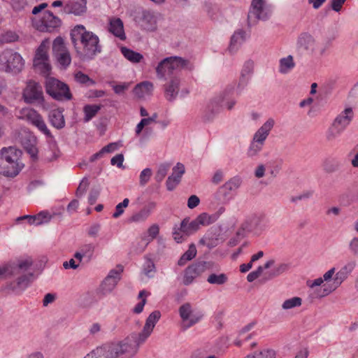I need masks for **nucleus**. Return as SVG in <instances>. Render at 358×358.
I'll list each match as a JSON object with an SVG mask.
<instances>
[{"label": "nucleus", "mask_w": 358, "mask_h": 358, "mask_svg": "<svg viewBox=\"0 0 358 358\" xmlns=\"http://www.w3.org/2000/svg\"><path fill=\"white\" fill-rule=\"evenodd\" d=\"M160 317L159 311H153L146 319L141 332L132 333L122 341L107 343L96 347L83 358H119L124 355H129V357L133 356L137 352L139 346L144 343L151 335Z\"/></svg>", "instance_id": "nucleus-1"}, {"label": "nucleus", "mask_w": 358, "mask_h": 358, "mask_svg": "<svg viewBox=\"0 0 358 358\" xmlns=\"http://www.w3.org/2000/svg\"><path fill=\"white\" fill-rule=\"evenodd\" d=\"M71 38L78 57L82 60L93 59L101 52L99 36L83 25L74 27L71 31Z\"/></svg>", "instance_id": "nucleus-2"}, {"label": "nucleus", "mask_w": 358, "mask_h": 358, "mask_svg": "<svg viewBox=\"0 0 358 358\" xmlns=\"http://www.w3.org/2000/svg\"><path fill=\"white\" fill-rule=\"evenodd\" d=\"M21 151L14 147L3 148L0 151V173L8 177L16 176L22 168Z\"/></svg>", "instance_id": "nucleus-3"}, {"label": "nucleus", "mask_w": 358, "mask_h": 358, "mask_svg": "<svg viewBox=\"0 0 358 358\" xmlns=\"http://www.w3.org/2000/svg\"><path fill=\"white\" fill-rule=\"evenodd\" d=\"M296 46L298 51L315 58L324 55L327 49V44L317 41L308 32H303L298 36Z\"/></svg>", "instance_id": "nucleus-4"}, {"label": "nucleus", "mask_w": 358, "mask_h": 358, "mask_svg": "<svg viewBox=\"0 0 358 358\" xmlns=\"http://www.w3.org/2000/svg\"><path fill=\"white\" fill-rule=\"evenodd\" d=\"M189 61L177 56L169 57L160 61L155 67L157 77L159 80H166L175 73L186 68Z\"/></svg>", "instance_id": "nucleus-5"}, {"label": "nucleus", "mask_w": 358, "mask_h": 358, "mask_svg": "<svg viewBox=\"0 0 358 358\" xmlns=\"http://www.w3.org/2000/svg\"><path fill=\"white\" fill-rule=\"evenodd\" d=\"M24 66L22 57L17 52L6 49L0 53V70L6 73L17 74Z\"/></svg>", "instance_id": "nucleus-6"}, {"label": "nucleus", "mask_w": 358, "mask_h": 358, "mask_svg": "<svg viewBox=\"0 0 358 358\" xmlns=\"http://www.w3.org/2000/svg\"><path fill=\"white\" fill-rule=\"evenodd\" d=\"M45 90L50 96L57 101H69L72 98L68 85L52 77L46 78Z\"/></svg>", "instance_id": "nucleus-7"}, {"label": "nucleus", "mask_w": 358, "mask_h": 358, "mask_svg": "<svg viewBox=\"0 0 358 358\" xmlns=\"http://www.w3.org/2000/svg\"><path fill=\"white\" fill-rule=\"evenodd\" d=\"M49 44V39L43 40L37 48L34 59V66L35 69L39 71L44 76H48L51 70L48 55Z\"/></svg>", "instance_id": "nucleus-8"}, {"label": "nucleus", "mask_w": 358, "mask_h": 358, "mask_svg": "<svg viewBox=\"0 0 358 358\" xmlns=\"http://www.w3.org/2000/svg\"><path fill=\"white\" fill-rule=\"evenodd\" d=\"M271 10L266 0H252L248 15L249 26L255 24L257 20H266Z\"/></svg>", "instance_id": "nucleus-9"}, {"label": "nucleus", "mask_w": 358, "mask_h": 358, "mask_svg": "<svg viewBox=\"0 0 358 358\" xmlns=\"http://www.w3.org/2000/svg\"><path fill=\"white\" fill-rule=\"evenodd\" d=\"M17 117L29 122L45 136H52L43 117L36 110L29 108H22L19 111Z\"/></svg>", "instance_id": "nucleus-10"}, {"label": "nucleus", "mask_w": 358, "mask_h": 358, "mask_svg": "<svg viewBox=\"0 0 358 358\" xmlns=\"http://www.w3.org/2000/svg\"><path fill=\"white\" fill-rule=\"evenodd\" d=\"M32 23L33 26L40 31L52 32L59 27L62 22L60 19L52 13L46 11L43 13L41 19H34Z\"/></svg>", "instance_id": "nucleus-11"}, {"label": "nucleus", "mask_w": 358, "mask_h": 358, "mask_svg": "<svg viewBox=\"0 0 358 358\" xmlns=\"http://www.w3.org/2000/svg\"><path fill=\"white\" fill-rule=\"evenodd\" d=\"M178 312L185 329L198 323L203 316L201 312L196 311L189 303L180 306Z\"/></svg>", "instance_id": "nucleus-12"}, {"label": "nucleus", "mask_w": 358, "mask_h": 358, "mask_svg": "<svg viewBox=\"0 0 358 358\" xmlns=\"http://www.w3.org/2000/svg\"><path fill=\"white\" fill-rule=\"evenodd\" d=\"M268 220L264 215L255 214L248 217L241 225L243 231L260 234L268 227Z\"/></svg>", "instance_id": "nucleus-13"}, {"label": "nucleus", "mask_w": 358, "mask_h": 358, "mask_svg": "<svg viewBox=\"0 0 358 358\" xmlns=\"http://www.w3.org/2000/svg\"><path fill=\"white\" fill-rule=\"evenodd\" d=\"M199 230L198 225L194 220L190 221L189 217H185L180 222V226L176 225L173 229V237L177 243H181L185 238Z\"/></svg>", "instance_id": "nucleus-14"}, {"label": "nucleus", "mask_w": 358, "mask_h": 358, "mask_svg": "<svg viewBox=\"0 0 358 358\" xmlns=\"http://www.w3.org/2000/svg\"><path fill=\"white\" fill-rule=\"evenodd\" d=\"M22 98L27 103H42L44 96L41 86L34 80L28 81L23 90Z\"/></svg>", "instance_id": "nucleus-15"}, {"label": "nucleus", "mask_w": 358, "mask_h": 358, "mask_svg": "<svg viewBox=\"0 0 358 358\" xmlns=\"http://www.w3.org/2000/svg\"><path fill=\"white\" fill-rule=\"evenodd\" d=\"M122 272L123 266L122 265H117L115 268L109 271L100 286L103 295H108L114 290L121 279Z\"/></svg>", "instance_id": "nucleus-16"}, {"label": "nucleus", "mask_w": 358, "mask_h": 358, "mask_svg": "<svg viewBox=\"0 0 358 358\" xmlns=\"http://www.w3.org/2000/svg\"><path fill=\"white\" fill-rule=\"evenodd\" d=\"M169 80L164 85V96L169 101H174L179 92L180 79L178 76H173L168 78Z\"/></svg>", "instance_id": "nucleus-17"}, {"label": "nucleus", "mask_w": 358, "mask_h": 358, "mask_svg": "<svg viewBox=\"0 0 358 358\" xmlns=\"http://www.w3.org/2000/svg\"><path fill=\"white\" fill-rule=\"evenodd\" d=\"M205 262H199L188 266L185 271L183 284L189 285L192 283L194 280L205 271Z\"/></svg>", "instance_id": "nucleus-18"}, {"label": "nucleus", "mask_w": 358, "mask_h": 358, "mask_svg": "<svg viewBox=\"0 0 358 358\" xmlns=\"http://www.w3.org/2000/svg\"><path fill=\"white\" fill-rule=\"evenodd\" d=\"M275 120L270 117L255 132L252 139L265 144L266 139L274 127Z\"/></svg>", "instance_id": "nucleus-19"}, {"label": "nucleus", "mask_w": 358, "mask_h": 358, "mask_svg": "<svg viewBox=\"0 0 358 358\" xmlns=\"http://www.w3.org/2000/svg\"><path fill=\"white\" fill-rule=\"evenodd\" d=\"M353 118V110L352 108L348 107L338 114L332 122L345 131L348 127L350 124Z\"/></svg>", "instance_id": "nucleus-20"}, {"label": "nucleus", "mask_w": 358, "mask_h": 358, "mask_svg": "<svg viewBox=\"0 0 358 358\" xmlns=\"http://www.w3.org/2000/svg\"><path fill=\"white\" fill-rule=\"evenodd\" d=\"M185 173V166L181 163H177L173 167L172 174L168 177L166 182V188L172 191L179 184L182 175Z\"/></svg>", "instance_id": "nucleus-21"}, {"label": "nucleus", "mask_w": 358, "mask_h": 358, "mask_svg": "<svg viewBox=\"0 0 358 358\" xmlns=\"http://www.w3.org/2000/svg\"><path fill=\"white\" fill-rule=\"evenodd\" d=\"M222 101L223 98L222 96L215 97L209 101L204 115V119L206 121H211L220 112Z\"/></svg>", "instance_id": "nucleus-22"}, {"label": "nucleus", "mask_w": 358, "mask_h": 358, "mask_svg": "<svg viewBox=\"0 0 358 358\" xmlns=\"http://www.w3.org/2000/svg\"><path fill=\"white\" fill-rule=\"evenodd\" d=\"M52 218V216L48 211H41L36 215H23L16 218V222H19L23 219H27L29 224L41 225L43 224L48 223Z\"/></svg>", "instance_id": "nucleus-23"}, {"label": "nucleus", "mask_w": 358, "mask_h": 358, "mask_svg": "<svg viewBox=\"0 0 358 358\" xmlns=\"http://www.w3.org/2000/svg\"><path fill=\"white\" fill-rule=\"evenodd\" d=\"M246 38V33L243 29L236 30L231 37L230 43L228 48L231 53L236 52Z\"/></svg>", "instance_id": "nucleus-24"}, {"label": "nucleus", "mask_w": 358, "mask_h": 358, "mask_svg": "<svg viewBox=\"0 0 358 358\" xmlns=\"http://www.w3.org/2000/svg\"><path fill=\"white\" fill-rule=\"evenodd\" d=\"M157 17L150 11L145 10L143 13L141 27L146 31H154L157 29Z\"/></svg>", "instance_id": "nucleus-25"}, {"label": "nucleus", "mask_w": 358, "mask_h": 358, "mask_svg": "<svg viewBox=\"0 0 358 358\" xmlns=\"http://www.w3.org/2000/svg\"><path fill=\"white\" fill-rule=\"evenodd\" d=\"M154 89L153 84L150 81H144L136 85L134 89V94L139 99L150 96Z\"/></svg>", "instance_id": "nucleus-26"}, {"label": "nucleus", "mask_w": 358, "mask_h": 358, "mask_svg": "<svg viewBox=\"0 0 358 358\" xmlns=\"http://www.w3.org/2000/svg\"><path fill=\"white\" fill-rule=\"evenodd\" d=\"M108 30L120 40H124L126 38L123 22L120 18H113L110 20Z\"/></svg>", "instance_id": "nucleus-27"}, {"label": "nucleus", "mask_w": 358, "mask_h": 358, "mask_svg": "<svg viewBox=\"0 0 358 358\" xmlns=\"http://www.w3.org/2000/svg\"><path fill=\"white\" fill-rule=\"evenodd\" d=\"M49 121L52 127L60 129L65 126V120L63 111L60 109H55L49 113Z\"/></svg>", "instance_id": "nucleus-28"}, {"label": "nucleus", "mask_w": 358, "mask_h": 358, "mask_svg": "<svg viewBox=\"0 0 358 358\" xmlns=\"http://www.w3.org/2000/svg\"><path fill=\"white\" fill-rule=\"evenodd\" d=\"M32 277V273L21 275L20 277L17 278L15 281L10 283V289L16 292H22L28 287Z\"/></svg>", "instance_id": "nucleus-29"}, {"label": "nucleus", "mask_w": 358, "mask_h": 358, "mask_svg": "<svg viewBox=\"0 0 358 358\" xmlns=\"http://www.w3.org/2000/svg\"><path fill=\"white\" fill-rule=\"evenodd\" d=\"M60 156V151L55 141L49 142L48 148L43 152V157L46 162H51L57 159Z\"/></svg>", "instance_id": "nucleus-30"}, {"label": "nucleus", "mask_w": 358, "mask_h": 358, "mask_svg": "<svg viewBox=\"0 0 358 358\" xmlns=\"http://www.w3.org/2000/svg\"><path fill=\"white\" fill-rule=\"evenodd\" d=\"M330 284L324 285L322 287L310 288L309 296L312 299H322L334 291Z\"/></svg>", "instance_id": "nucleus-31"}, {"label": "nucleus", "mask_w": 358, "mask_h": 358, "mask_svg": "<svg viewBox=\"0 0 358 358\" xmlns=\"http://www.w3.org/2000/svg\"><path fill=\"white\" fill-rule=\"evenodd\" d=\"M277 352L272 348L265 347L257 350L243 358H276Z\"/></svg>", "instance_id": "nucleus-32"}, {"label": "nucleus", "mask_w": 358, "mask_h": 358, "mask_svg": "<svg viewBox=\"0 0 358 358\" xmlns=\"http://www.w3.org/2000/svg\"><path fill=\"white\" fill-rule=\"evenodd\" d=\"M343 132L344 131L341 128L331 122L325 131V139L329 143H333L336 141Z\"/></svg>", "instance_id": "nucleus-33"}, {"label": "nucleus", "mask_w": 358, "mask_h": 358, "mask_svg": "<svg viewBox=\"0 0 358 358\" xmlns=\"http://www.w3.org/2000/svg\"><path fill=\"white\" fill-rule=\"evenodd\" d=\"M14 266L13 275L19 274L21 271H27L33 264V261L30 257L21 258L16 262H10Z\"/></svg>", "instance_id": "nucleus-34"}, {"label": "nucleus", "mask_w": 358, "mask_h": 358, "mask_svg": "<svg viewBox=\"0 0 358 358\" xmlns=\"http://www.w3.org/2000/svg\"><path fill=\"white\" fill-rule=\"evenodd\" d=\"M295 65L293 56L287 55L280 59L278 71L282 74L288 73L295 67Z\"/></svg>", "instance_id": "nucleus-35"}, {"label": "nucleus", "mask_w": 358, "mask_h": 358, "mask_svg": "<svg viewBox=\"0 0 358 358\" xmlns=\"http://www.w3.org/2000/svg\"><path fill=\"white\" fill-rule=\"evenodd\" d=\"M218 218L217 214L209 215L206 213H203L199 215L196 219H194L196 225H198L199 229L201 227L208 226L215 222Z\"/></svg>", "instance_id": "nucleus-36"}, {"label": "nucleus", "mask_w": 358, "mask_h": 358, "mask_svg": "<svg viewBox=\"0 0 358 358\" xmlns=\"http://www.w3.org/2000/svg\"><path fill=\"white\" fill-rule=\"evenodd\" d=\"M218 218L217 214L209 215L206 213H203L199 215L196 219H194L196 225H198L199 229L201 227L208 226L215 222Z\"/></svg>", "instance_id": "nucleus-37"}, {"label": "nucleus", "mask_w": 358, "mask_h": 358, "mask_svg": "<svg viewBox=\"0 0 358 358\" xmlns=\"http://www.w3.org/2000/svg\"><path fill=\"white\" fill-rule=\"evenodd\" d=\"M86 0H75L68 5V12L80 15L86 11Z\"/></svg>", "instance_id": "nucleus-38"}, {"label": "nucleus", "mask_w": 358, "mask_h": 358, "mask_svg": "<svg viewBox=\"0 0 358 358\" xmlns=\"http://www.w3.org/2000/svg\"><path fill=\"white\" fill-rule=\"evenodd\" d=\"M242 182V178L239 176H234L220 188V191L234 192L241 187Z\"/></svg>", "instance_id": "nucleus-39"}, {"label": "nucleus", "mask_w": 358, "mask_h": 358, "mask_svg": "<svg viewBox=\"0 0 358 358\" xmlns=\"http://www.w3.org/2000/svg\"><path fill=\"white\" fill-rule=\"evenodd\" d=\"M121 52L127 60L132 63H139L143 58V55L141 53L126 47L121 48Z\"/></svg>", "instance_id": "nucleus-40"}, {"label": "nucleus", "mask_w": 358, "mask_h": 358, "mask_svg": "<svg viewBox=\"0 0 358 358\" xmlns=\"http://www.w3.org/2000/svg\"><path fill=\"white\" fill-rule=\"evenodd\" d=\"M264 145L259 141L252 139L247 150V156L250 158L257 157L263 150Z\"/></svg>", "instance_id": "nucleus-41"}, {"label": "nucleus", "mask_w": 358, "mask_h": 358, "mask_svg": "<svg viewBox=\"0 0 358 358\" xmlns=\"http://www.w3.org/2000/svg\"><path fill=\"white\" fill-rule=\"evenodd\" d=\"M143 273L149 278H153L156 273L155 265L150 258H145L142 268Z\"/></svg>", "instance_id": "nucleus-42"}, {"label": "nucleus", "mask_w": 358, "mask_h": 358, "mask_svg": "<svg viewBox=\"0 0 358 358\" xmlns=\"http://www.w3.org/2000/svg\"><path fill=\"white\" fill-rule=\"evenodd\" d=\"M196 255V249L194 245L192 244L189 249L182 255L178 260L179 266H184L187 262L192 260Z\"/></svg>", "instance_id": "nucleus-43"}, {"label": "nucleus", "mask_w": 358, "mask_h": 358, "mask_svg": "<svg viewBox=\"0 0 358 358\" xmlns=\"http://www.w3.org/2000/svg\"><path fill=\"white\" fill-rule=\"evenodd\" d=\"M322 168L327 173H333L339 168V164L336 159L326 158L322 162Z\"/></svg>", "instance_id": "nucleus-44"}, {"label": "nucleus", "mask_w": 358, "mask_h": 358, "mask_svg": "<svg viewBox=\"0 0 358 358\" xmlns=\"http://www.w3.org/2000/svg\"><path fill=\"white\" fill-rule=\"evenodd\" d=\"M52 51L55 56L68 51V49L65 45L64 40L60 37H57L52 44Z\"/></svg>", "instance_id": "nucleus-45"}, {"label": "nucleus", "mask_w": 358, "mask_h": 358, "mask_svg": "<svg viewBox=\"0 0 358 358\" xmlns=\"http://www.w3.org/2000/svg\"><path fill=\"white\" fill-rule=\"evenodd\" d=\"M228 280V278L224 273H212L207 278V282L212 285H222L225 284Z\"/></svg>", "instance_id": "nucleus-46"}, {"label": "nucleus", "mask_w": 358, "mask_h": 358, "mask_svg": "<svg viewBox=\"0 0 358 358\" xmlns=\"http://www.w3.org/2000/svg\"><path fill=\"white\" fill-rule=\"evenodd\" d=\"M100 109L101 106L99 105H86L83 108L85 113V122H89L92 119Z\"/></svg>", "instance_id": "nucleus-47"}, {"label": "nucleus", "mask_w": 358, "mask_h": 358, "mask_svg": "<svg viewBox=\"0 0 358 358\" xmlns=\"http://www.w3.org/2000/svg\"><path fill=\"white\" fill-rule=\"evenodd\" d=\"M349 275H347L343 270L340 269L336 273H335L333 278L332 282L330 283L334 290H336L343 281H345Z\"/></svg>", "instance_id": "nucleus-48"}, {"label": "nucleus", "mask_w": 358, "mask_h": 358, "mask_svg": "<svg viewBox=\"0 0 358 358\" xmlns=\"http://www.w3.org/2000/svg\"><path fill=\"white\" fill-rule=\"evenodd\" d=\"M302 303V299L300 297L294 296L285 300L282 304L283 310H289L296 307H299Z\"/></svg>", "instance_id": "nucleus-49"}, {"label": "nucleus", "mask_w": 358, "mask_h": 358, "mask_svg": "<svg viewBox=\"0 0 358 358\" xmlns=\"http://www.w3.org/2000/svg\"><path fill=\"white\" fill-rule=\"evenodd\" d=\"M34 2L35 0H10V4L16 11L24 9L27 6H30L34 3Z\"/></svg>", "instance_id": "nucleus-50"}, {"label": "nucleus", "mask_w": 358, "mask_h": 358, "mask_svg": "<svg viewBox=\"0 0 358 358\" xmlns=\"http://www.w3.org/2000/svg\"><path fill=\"white\" fill-rule=\"evenodd\" d=\"M289 268V264L287 263H280L278 264L269 274V279L277 277L285 272Z\"/></svg>", "instance_id": "nucleus-51"}, {"label": "nucleus", "mask_w": 358, "mask_h": 358, "mask_svg": "<svg viewBox=\"0 0 358 358\" xmlns=\"http://www.w3.org/2000/svg\"><path fill=\"white\" fill-rule=\"evenodd\" d=\"M14 266L10 262L0 265V277L6 278L13 275Z\"/></svg>", "instance_id": "nucleus-52"}, {"label": "nucleus", "mask_w": 358, "mask_h": 358, "mask_svg": "<svg viewBox=\"0 0 358 358\" xmlns=\"http://www.w3.org/2000/svg\"><path fill=\"white\" fill-rule=\"evenodd\" d=\"M94 245L92 243H86L82 245L78 250L85 256V257H87L88 259H91L94 252Z\"/></svg>", "instance_id": "nucleus-53"}, {"label": "nucleus", "mask_w": 358, "mask_h": 358, "mask_svg": "<svg viewBox=\"0 0 358 358\" xmlns=\"http://www.w3.org/2000/svg\"><path fill=\"white\" fill-rule=\"evenodd\" d=\"M55 57L57 58V60L59 62V64L64 68L69 66V64L71 62V57L69 50L56 55Z\"/></svg>", "instance_id": "nucleus-54"}, {"label": "nucleus", "mask_w": 358, "mask_h": 358, "mask_svg": "<svg viewBox=\"0 0 358 358\" xmlns=\"http://www.w3.org/2000/svg\"><path fill=\"white\" fill-rule=\"evenodd\" d=\"M150 215V210L143 208L131 217V222H140L145 220Z\"/></svg>", "instance_id": "nucleus-55"}, {"label": "nucleus", "mask_w": 358, "mask_h": 358, "mask_svg": "<svg viewBox=\"0 0 358 358\" xmlns=\"http://www.w3.org/2000/svg\"><path fill=\"white\" fill-rule=\"evenodd\" d=\"M152 170L150 168L143 169L139 176V184L141 186L144 187L150 180L152 176Z\"/></svg>", "instance_id": "nucleus-56"}, {"label": "nucleus", "mask_w": 358, "mask_h": 358, "mask_svg": "<svg viewBox=\"0 0 358 358\" xmlns=\"http://www.w3.org/2000/svg\"><path fill=\"white\" fill-rule=\"evenodd\" d=\"M147 296V293L145 290H142L139 292L138 294V297L140 299H141V301L137 303L135 307L134 308V313H136V314H139L141 313L143 310V307L146 303V299H145V296Z\"/></svg>", "instance_id": "nucleus-57"}, {"label": "nucleus", "mask_w": 358, "mask_h": 358, "mask_svg": "<svg viewBox=\"0 0 358 358\" xmlns=\"http://www.w3.org/2000/svg\"><path fill=\"white\" fill-rule=\"evenodd\" d=\"M169 165L161 164L159 166V169L156 173L155 180L159 182H162L164 180V178H165V176H166V174L169 171Z\"/></svg>", "instance_id": "nucleus-58"}, {"label": "nucleus", "mask_w": 358, "mask_h": 358, "mask_svg": "<svg viewBox=\"0 0 358 358\" xmlns=\"http://www.w3.org/2000/svg\"><path fill=\"white\" fill-rule=\"evenodd\" d=\"M129 203V199L126 198L122 201V202L118 203L115 207V211L113 214V217L114 218H117L122 215L124 213V208L128 206Z\"/></svg>", "instance_id": "nucleus-59"}, {"label": "nucleus", "mask_w": 358, "mask_h": 358, "mask_svg": "<svg viewBox=\"0 0 358 358\" xmlns=\"http://www.w3.org/2000/svg\"><path fill=\"white\" fill-rule=\"evenodd\" d=\"M89 186V181L87 178H83L80 182L77 190H76V196L78 197H81L86 192Z\"/></svg>", "instance_id": "nucleus-60"}, {"label": "nucleus", "mask_w": 358, "mask_h": 358, "mask_svg": "<svg viewBox=\"0 0 358 358\" xmlns=\"http://www.w3.org/2000/svg\"><path fill=\"white\" fill-rule=\"evenodd\" d=\"M348 250L353 255H358V236L353 237L348 243Z\"/></svg>", "instance_id": "nucleus-61"}, {"label": "nucleus", "mask_w": 358, "mask_h": 358, "mask_svg": "<svg viewBox=\"0 0 358 358\" xmlns=\"http://www.w3.org/2000/svg\"><path fill=\"white\" fill-rule=\"evenodd\" d=\"M263 273L262 266H259L257 268L252 272H250L248 276L247 280L248 282H252L256 279H257Z\"/></svg>", "instance_id": "nucleus-62"}, {"label": "nucleus", "mask_w": 358, "mask_h": 358, "mask_svg": "<svg viewBox=\"0 0 358 358\" xmlns=\"http://www.w3.org/2000/svg\"><path fill=\"white\" fill-rule=\"evenodd\" d=\"M75 79L77 82L82 84H87V83H93L92 80L82 72H78L75 75Z\"/></svg>", "instance_id": "nucleus-63"}, {"label": "nucleus", "mask_w": 358, "mask_h": 358, "mask_svg": "<svg viewBox=\"0 0 358 358\" xmlns=\"http://www.w3.org/2000/svg\"><path fill=\"white\" fill-rule=\"evenodd\" d=\"M357 263L355 260H350L341 269L349 275L353 271Z\"/></svg>", "instance_id": "nucleus-64"}]
</instances>
